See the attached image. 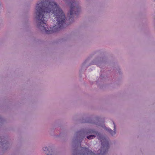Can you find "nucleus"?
Here are the masks:
<instances>
[{"label":"nucleus","instance_id":"nucleus-3","mask_svg":"<svg viewBox=\"0 0 155 155\" xmlns=\"http://www.w3.org/2000/svg\"><path fill=\"white\" fill-rule=\"evenodd\" d=\"M70 4L69 20L76 15H77L80 11L81 9L77 3L75 1H71Z\"/></svg>","mask_w":155,"mask_h":155},{"label":"nucleus","instance_id":"nucleus-7","mask_svg":"<svg viewBox=\"0 0 155 155\" xmlns=\"http://www.w3.org/2000/svg\"><path fill=\"white\" fill-rule=\"evenodd\" d=\"M43 150L44 151H46V150H48V148L47 147H44Z\"/></svg>","mask_w":155,"mask_h":155},{"label":"nucleus","instance_id":"nucleus-5","mask_svg":"<svg viewBox=\"0 0 155 155\" xmlns=\"http://www.w3.org/2000/svg\"><path fill=\"white\" fill-rule=\"evenodd\" d=\"M95 136L94 135H90L87 137V138L88 139H91L95 137Z\"/></svg>","mask_w":155,"mask_h":155},{"label":"nucleus","instance_id":"nucleus-1","mask_svg":"<svg viewBox=\"0 0 155 155\" xmlns=\"http://www.w3.org/2000/svg\"><path fill=\"white\" fill-rule=\"evenodd\" d=\"M38 27L48 34L64 27L66 17L63 10L53 0H43L36 7Z\"/></svg>","mask_w":155,"mask_h":155},{"label":"nucleus","instance_id":"nucleus-2","mask_svg":"<svg viewBox=\"0 0 155 155\" xmlns=\"http://www.w3.org/2000/svg\"><path fill=\"white\" fill-rule=\"evenodd\" d=\"M99 137L98 139L101 142L102 147L100 150V153H94L88 148L86 147H82L81 153H78L74 155H105L107 151L109 148V144L108 140L105 137L100 136V134H98Z\"/></svg>","mask_w":155,"mask_h":155},{"label":"nucleus","instance_id":"nucleus-6","mask_svg":"<svg viewBox=\"0 0 155 155\" xmlns=\"http://www.w3.org/2000/svg\"><path fill=\"white\" fill-rule=\"evenodd\" d=\"M89 132L90 133H96V134H97V132H96L94 130H91L89 131Z\"/></svg>","mask_w":155,"mask_h":155},{"label":"nucleus","instance_id":"nucleus-4","mask_svg":"<svg viewBox=\"0 0 155 155\" xmlns=\"http://www.w3.org/2000/svg\"><path fill=\"white\" fill-rule=\"evenodd\" d=\"M114 124V131H113L112 130H111V129H110L109 128H107L106 129V130H107L110 133V134L112 135H113L114 134H115L116 133V132H115V125L114 123H113Z\"/></svg>","mask_w":155,"mask_h":155},{"label":"nucleus","instance_id":"nucleus-9","mask_svg":"<svg viewBox=\"0 0 155 155\" xmlns=\"http://www.w3.org/2000/svg\"><path fill=\"white\" fill-rule=\"evenodd\" d=\"M47 155H49L48 153L47 154Z\"/></svg>","mask_w":155,"mask_h":155},{"label":"nucleus","instance_id":"nucleus-8","mask_svg":"<svg viewBox=\"0 0 155 155\" xmlns=\"http://www.w3.org/2000/svg\"><path fill=\"white\" fill-rule=\"evenodd\" d=\"M54 153H51V155H53L54 154Z\"/></svg>","mask_w":155,"mask_h":155}]
</instances>
